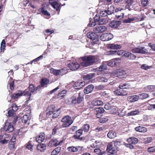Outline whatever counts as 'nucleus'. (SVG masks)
I'll use <instances>...</instances> for the list:
<instances>
[{
  "mask_svg": "<svg viewBox=\"0 0 155 155\" xmlns=\"http://www.w3.org/2000/svg\"><path fill=\"white\" fill-rule=\"evenodd\" d=\"M83 61L80 64L81 65L84 67L92 65L96 62H98L99 59L97 55H89L82 58Z\"/></svg>",
  "mask_w": 155,
  "mask_h": 155,
  "instance_id": "obj_1",
  "label": "nucleus"
},
{
  "mask_svg": "<svg viewBox=\"0 0 155 155\" xmlns=\"http://www.w3.org/2000/svg\"><path fill=\"white\" fill-rule=\"evenodd\" d=\"M21 96H25L26 97H28V98H26L27 101H28L30 99L31 94L28 89H25L23 92L20 91H18L13 95L12 97L13 99H16L18 97Z\"/></svg>",
  "mask_w": 155,
  "mask_h": 155,
  "instance_id": "obj_2",
  "label": "nucleus"
},
{
  "mask_svg": "<svg viewBox=\"0 0 155 155\" xmlns=\"http://www.w3.org/2000/svg\"><path fill=\"white\" fill-rule=\"evenodd\" d=\"M83 96L84 94L83 92H79L78 93L77 98V97L75 95H73L68 100V101L70 102L68 103V104L71 103L74 104H79L83 100L84 98Z\"/></svg>",
  "mask_w": 155,
  "mask_h": 155,
  "instance_id": "obj_3",
  "label": "nucleus"
},
{
  "mask_svg": "<svg viewBox=\"0 0 155 155\" xmlns=\"http://www.w3.org/2000/svg\"><path fill=\"white\" fill-rule=\"evenodd\" d=\"M50 72L51 74L57 76L58 75L62 76L66 73L68 71L66 68H64L60 70H56L53 68H51L50 69Z\"/></svg>",
  "mask_w": 155,
  "mask_h": 155,
  "instance_id": "obj_4",
  "label": "nucleus"
},
{
  "mask_svg": "<svg viewBox=\"0 0 155 155\" xmlns=\"http://www.w3.org/2000/svg\"><path fill=\"white\" fill-rule=\"evenodd\" d=\"M61 121L63 123L62 127H69L73 122L71 117L68 115L64 117L62 119Z\"/></svg>",
  "mask_w": 155,
  "mask_h": 155,
  "instance_id": "obj_5",
  "label": "nucleus"
},
{
  "mask_svg": "<svg viewBox=\"0 0 155 155\" xmlns=\"http://www.w3.org/2000/svg\"><path fill=\"white\" fill-rule=\"evenodd\" d=\"M55 109V107L54 105H51L49 106L47 108L46 112V117L50 118L51 117V115L55 112H57L59 110Z\"/></svg>",
  "mask_w": 155,
  "mask_h": 155,
  "instance_id": "obj_6",
  "label": "nucleus"
},
{
  "mask_svg": "<svg viewBox=\"0 0 155 155\" xmlns=\"http://www.w3.org/2000/svg\"><path fill=\"white\" fill-rule=\"evenodd\" d=\"M113 75L119 78H124L125 76V71L122 69H119L113 71Z\"/></svg>",
  "mask_w": 155,
  "mask_h": 155,
  "instance_id": "obj_7",
  "label": "nucleus"
},
{
  "mask_svg": "<svg viewBox=\"0 0 155 155\" xmlns=\"http://www.w3.org/2000/svg\"><path fill=\"white\" fill-rule=\"evenodd\" d=\"M120 61V59L119 58H117L112 59L108 61L105 62L106 64L110 66L113 67L115 65H117L119 64Z\"/></svg>",
  "mask_w": 155,
  "mask_h": 155,
  "instance_id": "obj_8",
  "label": "nucleus"
},
{
  "mask_svg": "<svg viewBox=\"0 0 155 155\" xmlns=\"http://www.w3.org/2000/svg\"><path fill=\"white\" fill-rule=\"evenodd\" d=\"M113 36L111 33H104L102 34L100 36V38L101 40L103 41H108L112 39Z\"/></svg>",
  "mask_w": 155,
  "mask_h": 155,
  "instance_id": "obj_9",
  "label": "nucleus"
},
{
  "mask_svg": "<svg viewBox=\"0 0 155 155\" xmlns=\"http://www.w3.org/2000/svg\"><path fill=\"white\" fill-rule=\"evenodd\" d=\"M107 150L111 154L116 153L117 151V148L114 146L112 143H109L107 146Z\"/></svg>",
  "mask_w": 155,
  "mask_h": 155,
  "instance_id": "obj_10",
  "label": "nucleus"
},
{
  "mask_svg": "<svg viewBox=\"0 0 155 155\" xmlns=\"http://www.w3.org/2000/svg\"><path fill=\"white\" fill-rule=\"evenodd\" d=\"M14 129V127L12 124L8 122L5 123V125L4 127V130L7 132H12Z\"/></svg>",
  "mask_w": 155,
  "mask_h": 155,
  "instance_id": "obj_11",
  "label": "nucleus"
},
{
  "mask_svg": "<svg viewBox=\"0 0 155 155\" xmlns=\"http://www.w3.org/2000/svg\"><path fill=\"white\" fill-rule=\"evenodd\" d=\"M107 29V27L104 26L99 25L94 27L93 31L96 33H99L104 32Z\"/></svg>",
  "mask_w": 155,
  "mask_h": 155,
  "instance_id": "obj_12",
  "label": "nucleus"
},
{
  "mask_svg": "<svg viewBox=\"0 0 155 155\" xmlns=\"http://www.w3.org/2000/svg\"><path fill=\"white\" fill-rule=\"evenodd\" d=\"M132 51L134 53H140L145 54L148 52L147 50L144 47L137 48H136L133 49Z\"/></svg>",
  "mask_w": 155,
  "mask_h": 155,
  "instance_id": "obj_13",
  "label": "nucleus"
},
{
  "mask_svg": "<svg viewBox=\"0 0 155 155\" xmlns=\"http://www.w3.org/2000/svg\"><path fill=\"white\" fill-rule=\"evenodd\" d=\"M80 66V64L76 62H71L68 65V67L70 69L74 71L77 70Z\"/></svg>",
  "mask_w": 155,
  "mask_h": 155,
  "instance_id": "obj_14",
  "label": "nucleus"
},
{
  "mask_svg": "<svg viewBox=\"0 0 155 155\" xmlns=\"http://www.w3.org/2000/svg\"><path fill=\"white\" fill-rule=\"evenodd\" d=\"M62 140H61L59 141L56 138L52 139L50 142L49 144L51 147H56L61 144L63 142Z\"/></svg>",
  "mask_w": 155,
  "mask_h": 155,
  "instance_id": "obj_15",
  "label": "nucleus"
},
{
  "mask_svg": "<svg viewBox=\"0 0 155 155\" xmlns=\"http://www.w3.org/2000/svg\"><path fill=\"white\" fill-rule=\"evenodd\" d=\"M85 84L84 81H79L75 82L74 85V88L75 89H80L83 87Z\"/></svg>",
  "mask_w": 155,
  "mask_h": 155,
  "instance_id": "obj_16",
  "label": "nucleus"
},
{
  "mask_svg": "<svg viewBox=\"0 0 155 155\" xmlns=\"http://www.w3.org/2000/svg\"><path fill=\"white\" fill-rule=\"evenodd\" d=\"M87 36L90 39L94 40L97 39L98 36L95 32H89L87 33Z\"/></svg>",
  "mask_w": 155,
  "mask_h": 155,
  "instance_id": "obj_17",
  "label": "nucleus"
},
{
  "mask_svg": "<svg viewBox=\"0 0 155 155\" xmlns=\"http://www.w3.org/2000/svg\"><path fill=\"white\" fill-rule=\"evenodd\" d=\"M45 140V134L44 133H40L38 136L36 137V141L38 143H41L44 141Z\"/></svg>",
  "mask_w": 155,
  "mask_h": 155,
  "instance_id": "obj_18",
  "label": "nucleus"
},
{
  "mask_svg": "<svg viewBox=\"0 0 155 155\" xmlns=\"http://www.w3.org/2000/svg\"><path fill=\"white\" fill-rule=\"evenodd\" d=\"M83 130L81 129H80L77 130L75 134L73 136V137L74 139H77L78 140H81L82 138L80 137V136L82 134Z\"/></svg>",
  "mask_w": 155,
  "mask_h": 155,
  "instance_id": "obj_19",
  "label": "nucleus"
},
{
  "mask_svg": "<svg viewBox=\"0 0 155 155\" xmlns=\"http://www.w3.org/2000/svg\"><path fill=\"white\" fill-rule=\"evenodd\" d=\"M139 97L138 95H135L129 96L127 97V100L130 103L134 102L138 100Z\"/></svg>",
  "mask_w": 155,
  "mask_h": 155,
  "instance_id": "obj_20",
  "label": "nucleus"
},
{
  "mask_svg": "<svg viewBox=\"0 0 155 155\" xmlns=\"http://www.w3.org/2000/svg\"><path fill=\"white\" fill-rule=\"evenodd\" d=\"M135 20V18L131 15L128 14L127 18L123 20V22L124 23H130Z\"/></svg>",
  "mask_w": 155,
  "mask_h": 155,
  "instance_id": "obj_21",
  "label": "nucleus"
},
{
  "mask_svg": "<svg viewBox=\"0 0 155 155\" xmlns=\"http://www.w3.org/2000/svg\"><path fill=\"white\" fill-rule=\"evenodd\" d=\"M94 87L93 85H89L85 88L84 92L87 94L91 93L93 90Z\"/></svg>",
  "mask_w": 155,
  "mask_h": 155,
  "instance_id": "obj_22",
  "label": "nucleus"
},
{
  "mask_svg": "<svg viewBox=\"0 0 155 155\" xmlns=\"http://www.w3.org/2000/svg\"><path fill=\"white\" fill-rule=\"evenodd\" d=\"M41 87L40 86H38L37 87V88L35 89V87L34 85L32 84H31L29 85L28 88L27 89L28 90V91L30 92L31 94V93L34 92L35 93L36 92V91L38 89H39Z\"/></svg>",
  "mask_w": 155,
  "mask_h": 155,
  "instance_id": "obj_23",
  "label": "nucleus"
},
{
  "mask_svg": "<svg viewBox=\"0 0 155 155\" xmlns=\"http://www.w3.org/2000/svg\"><path fill=\"white\" fill-rule=\"evenodd\" d=\"M123 55L129 59L133 60L136 58V56L129 52H124Z\"/></svg>",
  "mask_w": 155,
  "mask_h": 155,
  "instance_id": "obj_24",
  "label": "nucleus"
},
{
  "mask_svg": "<svg viewBox=\"0 0 155 155\" xmlns=\"http://www.w3.org/2000/svg\"><path fill=\"white\" fill-rule=\"evenodd\" d=\"M127 141L129 143L133 144H135L138 142V140L137 138L134 137L129 138L127 139Z\"/></svg>",
  "mask_w": 155,
  "mask_h": 155,
  "instance_id": "obj_25",
  "label": "nucleus"
},
{
  "mask_svg": "<svg viewBox=\"0 0 155 155\" xmlns=\"http://www.w3.org/2000/svg\"><path fill=\"white\" fill-rule=\"evenodd\" d=\"M91 104L94 106H100L103 104V102L98 99H95L93 100L91 102Z\"/></svg>",
  "mask_w": 155,
  "mask_h": 155,
  "instance_id": "obj_26",
  "label": "nucleus"
},
{
  "mask_svg": "<svg viewBox=\"0 0 155 155\" xmlns=\"http://www.w3.org/2000/svg\"><path fill=\"white\" fill-rule=\"evenodd\" d=\"M144 89L146 91L152 92L155 91V86L153 85L147 86Z\"/></svg>",
  "mask_w": 155,
  "mask_h": 155,
  "instance_id": "obj_27",
  "label": "nucleus"
},
{
  "mask_svg": "<svg viewBox=\"0 0 155 155\" xmlns=\"http://www.w3.org/2000/svg\"><path fill=\"white\" fill-rule=\"evenodd\" d=\"M83 148V147L78 146V148H77L74 147H70L68 148L67 149L70 152H75L77 151L78 150L80 149L81 150Z\"/></svg>",
  "mask_w": 155,
  "mask_h": 155,
  "instance_id": "obj_28",
  "label": "nucleus"
},
{
  "mask_svg": "<svg viewBox=\"0 0 155 155\" xmlns=\"http://www.w3.org/2000/svg\"><path fill=\"white\" fill-rule=\"evenodd\" d=\"M120 24V21H112L110 23L109 26L111 28H116Z\"/></svg>",
  "mask_w": 155,
  "mask_h": 155,
  "instance_id": "obj_29",
  "label": "nucleus"
},
{
  "mask_svg": "<svg viewBox=\"0 0 155 155\" xmlns=\"http://www.w3.org/2000/svg\"><path fill=\"white\" fill-rule=\"evenodd\" d=\"M135 129L136 131L144 133L146 132L147 130L146 128L142 126H139L138 127H137L135 128Z\"/></svg>",
  "mask_w": 155,
  "mask_h": 155,
  "instance_id": "obj_30",
  "label": "nucleus"
},
{
  "mask_svg": "<svg viewBox=\"0 0 155 155\" xmlns=\"http://www.w3.org/2000/svg\"><path fill=\"white\" fill-rule=\"evenodd\" d=\"M49 80L46 78H43L41 81V87H46L47 85L49 83Z\"/></svg>",
  "mask_w": 155,
  "mask_h": 155,
  "instance_id": "obj_31",
  "label": "nucleus"
},
{
  "mask_svg": "<svg viewBox=\"0 0 155 155\" xmlns=\"http://www.w3.org/2000/svg\"><path fill=\"white\" fill-rule=\"evenodd\" d=\"M107 136L109 138H114L116 137V133L114 130H110L107 134Z\"/></svg>",
  "mask_w": 155,
  "mask_h": 155,
  "instance_id": "obj_32",
  "label": "nucleus"
},
{
  "mask_svg": "<svg viewBox=\"0 0 155 155\" xmlns=\"http://www.w3.org/2000/svg\"><path fill=\"white\" fill-rule=\"evenodd\" d=\"M108 47L110 49H120L121 48V46L120 45L112 44H110Z\"/></svg>",
  "mask_w": 155,
  "mask_h": 155,
  "instance_id": "obj_33",
  "label": "nucleus"
},
{
  "mask_svg": "<svg viewBox=\"0 0 155 155\" xmlns=\"http://www.w3.org/2000/svg\"><path fill=\"white\" fill-rule=\"evenodd\" d=\"M124 51L123 50H120L119 51H110V54H117L119 56H123L124 54Z\"/></svg>",
  "mask_w": 155,
  "mask_h": 155,
  "instance_id": "obj_34",
  "label": "nucleus"
},
{
  "mask_svg": "<svg viewBox=\"0 0 155 155\" xmlns=\"http://www.w3.org/2000/svg\"><path fill=\"white\" fill-rule=\"evenodd\" d=\"M37 148L38 150L42 152L45 150L46 145L43 143L38 144L37 145Z\"/></svg>",
  "mask_w": 155,
  "mask_h": 155,
  "instance_id": "obj_35",
  "label": "nucleus"
},
{
  "mask_svg": "<svg viewBox=\"0 0 155 155\" xmlns=\"http://www.w3.org/2000/svg\"><path fill=\"white\" fill-rule=\"evenodd\" d=\"M66 90H63L59 92L57 96V98L59 99L62 98L65 96L66 94Z\"/></svg>",
  "mask_w": 155,
  "mask_h": 155,
  "instance_id": "obj_36",
  "label": "nucleus"
},
{
  "mask_svg": "<svg viewBox=\"0 0 155 155\" xmlns=\"http://www.w3.org/2000/svg\"><path fill=\"white\" fill-rule=\"evenodd\" d=\"M106 65L107 64H106L105 62L102 64L101 65L99 68H97V70L101 71H104L107 68Z\"/></svg>",
  "mask_w": 155,
  "mask_h": 155,
  "instance_id": "obj_37",
  "label": "nucleus"
},
{
  "mask_svg": "<svg viewBox=\"0 0 155 155\" xmlns=\"http://www.w3.org/2000/svg\"><path fill=\"white\" fill-rule=\"evenodd\" d=\"M104 108L106 110L113 109L114 110V112H116L117 111L116 108L115 107L111 106L110 104H107L104 105Z\"/></svg>",
  "mask_w": 155,
  "mask_h": 155,
  "instance_id": "obj_38",
  "label": "nucleus"
},
{
  "mask_svg": "<svg viewBox=\"0 0 155 155\" xmlns=\"http://www.w3.org/2000/svg\"><path fill=\"white\" fill-rule=\"evenodd\" d=\"M138 96L139 98H140L141 99H145L149 97V95L148 94L146 93L139 94L138 95Z\"/></svg>",
  "mask_w": 155,
  "mask_h": 155,
  "instance_id": "obj_39",
  "label": "nucleus"
},
{
  "mask_svg": "<svg viewBox=\"0 0 155 155\" xmlns=\"http://www.w3.org/2000/svg\"><path fill=\"white\" fill-rule=\"evenodd\" d=\"M97 80L99 82H106L108 81V79L105 77H98L97 78Z\"/></svg>",
  "mask_w": 155,
  "mask_h": 155,
  "instance_id": "obj_40",
  "label": "nucleus"
},
{
  "mask_svg": "<svg viewBox=\"0 0 155 155\" xmlns=\"http://www.w3.org/2000/svg\"><path fill=\"white\" fill-rule=\"evenodd\" d=\"M95 114H101L104 113V110L102 107H100L95 109Z\"/></svg>",
  "mask_w": 155,
  "mask_h": 155,
  "instance_id": "obj_41",
  "label": "nucleus"
},
{
  "mask_svg": "<svg viewBox=\"0 0 155 155\" xmlns=\"http://www.w3.org/2000/svg\"><path fill=\"white\" fill-rule=\"evenodd\" d=\"M114 7L113 6H110V7H108L107 10V11L108 13V15H110L114 13Z\"/></svg>",
  "mask_w": 155,
  "mask_h": 155,
  "instance_id": "obj_42",
  "label": "nucleus"
},
{
  "mask_svg": "<svg viewBox=\"0 0 155 155\" xmlns=\"http://www.w3.org/2000/svg\"><path fill=\"white\" fill-rule=\"evenodd\" d=\"M130 85L128 84L125 83L124 84L121 83L119 87L121 89H127L129 87Z\"/></svg>",
  "mask_w": 155,
  "mask_h": 155,
  "instance_id": "obj_43",
  "label": "nucleus"
},
{
  "mask_svg": "<svg viewBox=\"0 0 155 155\" xmlns=\"http://www.w3.org/2000/svg\"><path fill=\"white\" fill-rule=\"evenodd\" d=\"M108 22V20L106 18H100L99 21V25H104Z\"/></svg>",
  "mask_w": 155,
  "mask_h": 155,
  "instance_id": "obj_44",
  "label": "nucleus"
},
{
  "mask_svg": "<svg viewBox=\"0 0 155 155\" xmlns=\"http://www.w3.org/2000/svg\"><path fill=\"white\" fill-rule=\"evenodd\" d=\"M28 120L29 117L27 115H24L22 118V122L25 123H26Z\"/></svg>",
  "mask_w": 155,
  "mask_h": 155,
  "instance_id": "obj_45",
  "label": "nucleus"
},
{
  "mask_svg": "<svg viewBox=\"0 0 155 155\" xmlns=\"http://www.w3.org/2000/svg\"><path fill=\"white\" fill-rule=\"evenodd\" d=\"M95 74L94 73H92L89 74H87L85 76V78L86 79H91L94 77Z\"/></svg>",
  "mask_w": 155,
  "mask_h": 155,
  "instance_id": "obj_46",
  "label": "nucleus"
},
{
  "mask_svg": "<svg viewBox=\"0 0 155 155\" xmlns=\"http://www.w3.org/2000/svg\"><path fill=\"white\" fill-rule=\"evenodd\" d=\"M107 10L101 11L100 12V15L102 17H105L108 15V13Z\"/></svg>",
  "mask_w": 155,
  "mask_h": 155,
  "instance_id": "obj_47",
  "label": "nucleus"
},
{
  "mask_svg": "<svg viewBox=\"0 0 155 155\" xmlns=\"http://www.w3.org/2000/svg\"><path fill=\"white\" fill-rule=\"evenodd\" d=\"M15 112L12 109H10L8 111V116L9 117L14 116L15 113Z\"/></svg>",
  "mask_w": 155,
  "mask_h": 155,
  "instance_id": "obj_48",
  "label": "nucleus"
},
{
  "mask_svg": "<svg viewBox=\"0 0 155 155\" xmlns=\"http://www.w3.org/2000/svg\"><path fill=\"white\" fill-rule=\"evenodd\" d=\"M89 125L87 124H86L84 125L83 127V129L84 131L87 132L88 131L89 129Z\"/></svg>",
  "mask_w": 155,
  "mask_h": 155,
  "instance_id": "obj_49",
  "label": "nucleus"
},
{
  "mask_svg": "<svg viewBox=\"0 0 155 155\" xmlns=\"http://www.w3.org/2000/svg\"><path fill=\"white\" fill-rule=\"evenodd\" d=\"M5 48V41L4 39L2 41L1 43V51L4 50Z\"/></svg>",
  "mask_w": 155,
  "mask_h": 155,
  "instance_id": "obj_50",
  "label": "nucleus"
},
{
  "mask_svg": "<svg viewBox=\"0 0 155 155\" xmlns=\"http://www.w3.org/2000/svg\"><path fill=\"white\" fill-rule=\"evenodd\" d=\"M133 0H127V3L128 4V5L126 6V7L127 8H128L129 10H130L129 7V6L131 5L133 3Z\"/></svg>",
  "mask_w": 155,
  "mask_h": 155,
  "instance_id": "obj_51",
  "label": "nucleus"
},
{
  "mask_svg": "<svg viewBox=\"0 0 155 155\" xmlns=\"http://www.w3.org/2000/svg\"><path fill=\"white\" fill-rule=\"evenodd\" d=\"M108 120V119L107 117H104L100 119L99 120L100 123H104L106 122Z\"/></svg>",
  "mask_w": 155,
  "mask_h": 155,
  "instance_id": "obj_52",
  "label": "nucleus"
},
{
  "mask_svg": "<svg viewBox=\"0 0 155 155\" xmlns=\"http://www.w3.org/2000/svg\"><path fill=\"white\" fill-rule=\"evenodd\" d=\"M41 11L42 13L44 15L47 16H49L50 15V14L48 13L47 10H44L43 8H41Z\"/></svg>",
  "mask_w": 155,
  "mask_h": 155,
  "instance_id": "obj_53",
  "label": "nucleus"
},
{
  "mask_svg": "<svg viewBox=\"0 0 155 155\" xmlns=\"http://www.w3.org/2000/svg\"><path fill=\"white\" fill-rule=\"evenodd\" d=\"M114 94L118 96H122L121 89H117L114 91Z\"/></svg>",
  "mask_w": 155,
  "mask_h": 155,
  "instance_id": "obj_54",
  "label": "nucleus"
},
{
  "mask_svg": "<svg viewBox=\"0 0 155 155\" xmlns=\"http://www.w3.org/2000/svg\"><path fill=\"white\" fill-rule=\"evenodd\" d=\"M151 67V66H148L146 64H143L141 66V68L143 69L146 70L150 68Z\"/></svg>",
  "mask_w": 155,
  "mask_h": 155,
  "instance_id": "obj_55",
  "label": "nucleus"
},
{
  "mask_svg": "<svg viewBox=\"0 0 155 155\" xmlns=\"http://www.w3.org/2000/svg\"><path fill=\"white\" fill-rule=\"evenodd\" d=\"M152 140V138L151 137H149L145 139L144 142L145 144H147L151 142Z\"/></svg>",
  "mask_w": 155,
  "mask_h": 155,
  "instance_id": "obj_56",
  "label": "nucleus"
},
{
  "mask_svg": "<svg viewBox=\"0 0 155 155\" xmlns=\"http://www.w3.org/2000/svg\"><path fill=\"white\" fill-rule=\"evenodd\" d=\"M147 109L150 110H152L153 109L155 108V104H149L147 106Z\"/></svg>",
  "mask_w": 155,
  "mask_h": 155,
  "instance_id": "obj_57",
  "label": "nucleus"
},
{
  "mask_svg": "<svg viewBox=\"0 0 155 155\" xmlns=\"http://www.w3.org/2000/svg\"><path fill=\"white\" fill-rule=\"evenodd\" d=\"M18 107L15 104H13L12 106V109L15 112L18 110Z\"/></svg>",
  "mask_w": 155,
  "mask_h": 155,
  "instance_id": "obj_58",
  "label": "nucleus"
},
{
  "mask_svg": "<svg viewBox=\"0 0 155 155\" xmlns=\"http://www.w3.org/2000/svg\"><path fill=\"white\" fill-rule=\"evenodd\" d=\"M148 152H155V147H149L147 149Z\"/></svg>",
  "mask_w": 155,
  "mask_h": 155,
  "instance_id": "obj_59",
  "label": "nucleus"
},
{
  "mask_svg": "<svg viewBox=\"0 0 155 155\" xmlns=\"http://www.w3.org/2000/svg\"><path fill=\"white\" fill-rule=\"evenodd\" d=\"M32 147L33 146L30 143H28L26 147L28 149L32 151L33 150Z\"/></svg>",
  "mask_w": 155,
  "mask_h": 155,
  "instance_id": "obj_60",
  "label": "nucleus"
},
{
  "mask_svg": "<svg viewBox=\"0 0 155 155\" xmlns=\"http://www.w3.org/2000/svg\"><path fill=\"white\" fill-rule=\"evenodd\" d=\"M9 147L11 150L13 149L15 147V143L13 142H10Z\"/></svg>",
  "mask_w": 155,
  "mask_h": 155,
  "instance_id": "obj_61",
  "label": "nucleus"
},
{
  "mask_svg": "<svg viewBox=\"0 0 155 155\" xmlns=\"http://www.w3.org/2000/svg\"><path fill=\"white\" fill-rule=\"evenodd\" d=\"M104 88V86L102 85H100L95 87V88L98 90H100L103 89Z\"/></svg>",
  "mask_w": 155,
  "mask_h": 155,
  "instance_id": "obj_62",
  "label": "nucleus"
},
{
  "mask_svg": "<svg viewBox=\"0 0 155 155\" xmlns=\"http://www.w3.org/2000/svg\"><path fill=\"white\" fill-rule=\"evenodd\" d=\"M148 3V0H142L141 4L143 6H145L147 5Z\"/></svg>",
  "mask_w": 155,
  "mask_h": 155,
  "instance_id": "obj_63",
  "label": "nucleus"
},
{
  "mask_svg": "<svg viewBox=\"0 0 155 155\" xmlns=\"http://www.w3.org/2000/svg\"><path fill=\"white\" fill-rule=\"evenodd\" d=\"M14 81H12V82L9 83V87L11 90H12L14 88Z\"/></svg>",
  "mask_w": 155,
  "mask_h": 155,
  "instance_id": "obj_64",
  "label": "nucleus"
}]
</instances>
